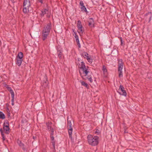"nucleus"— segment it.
Wrapping results in <instances>:
<instances>
[{
    "instance_id": "nucleus-14",
    "label": "nucleus",
    "mask_w": 152,
    "mask_h": 152,
    "mask_svg": "<svg viewBox=\"0 0 152 152\" xmlns=\"http://www.w3.org/2000/svg\"><path fill=\"white\" fill-rule=\"evenodd\" d=\"M102 69L103 72L104 77H107V70L104 65H103V66Z\"/></svg>"
},
{
    "instance_id": "nucleus-17",
    "label": "nucleus",
    "mask_w": 152,
    "mask_h": 152,
    "mask_svg": "<svg viewBox=\"0 0 152 152\" xmlns=\"http://www.w3.org/2000/svg\"><path fill=\"white\" fill-rule=\"evenodd\" d=\"M46 125L49 131L53 129V128L51 127V125L50 123H47Z\"/></svg>"
},
{
    "instance_id": "nucleus-35",
    "label": "nucleus",
    "mask_w": 152,
    "mask_h": 152,
    "mask_svg": "<svg viewBox=\"0 0 152 152\" xmlns=\"http://www.w3.org/2000/svg\"><path fill=\"white\" fill-rule=\"evenodd\" d=\"M50 138L52 141H54V137L53 136H50Z\"/></svg>"
},
{
    "instance_id": "nucleus-39",
    "label": "nucleus",
    "mask_w": 152,
    "mask_h": 152,
    "mask_svg": "<svg viewBox=\"0 0 152 152\" xmlns=\"http://www.w3.org/2000/svg\"><path fill=\"white\" fill-rule=\"evenodd\" d=\"M120 41H121V45H123V40H122V38L121 37L120 38Z\"/></svg>"
},
{
    "instance_id": "nucleus-8",
    "label": "nucleus",
    "mask_w": 152,
    "mask_h": 152,
    "mask_svg": "<svg viewBox=\"0 0 152 152\" xmlns=\"http://www.w3.org/2000/svg\"><path fill=\"white\" fill-rule=\"evenodd\" d=\"M77 27L78 28V33L81 32L82 34L84 31V28L81 24V23L80 20L77 21Z\"/></svg>"
},
{
    "instance_id": "nucleus-24",
    "label": "nucleus",
    "mask_w": 152,
    "mask_h": 152,
    "mask_svg": "<svg viewBox=\"0 0 152 152\" xmlns=\"http://www.w3.org/2000/svg\"><path fill=\"white\" fill-rule=\"evenodd\" d=\"M81 85L84 86L86 87L87 88H88V87H89L88 86V85L86 83H85V82L83 81L81 82Z\"/></svg>"
},
{
    "instance_id": "nucleus-11",
    "label": "nucleus",
    "mask_w": 152,
    "mask_h": 152,
    "mask_svg": "<svg viewBox=\"0 0 152 152\" xmlns=\"http://www.w3.org/2000/svg\"><path fill=\"white\" fill-rule=\"evenodd\" d=\"M123 62L122 59H119L118 60V71L122 70L123 68Z\"/></svg>"
},
{
    "instance_id": "nucleus-44",
    "label": "nucleus",
    "mask_w": 152,
    "mask_h": 152,
    "mask_svg": "<svg viewBox=\"0 0 152 152\" xmlns=\"http://www.w3.org/2000/svg\"><path fill=\"white\" fill-rule=\"evenodd\" d=\"M124 133H128V132L126 131V129H124Z\"/></svg>"
},
{
    "instance_id": "nucleus-52",
    "label": "nucleus",
    "mask_w": 152,
    "mask_h": 152,
    "mask_svg": "<svg viewBox=\"0 0 152 152\" xmlns=\"http://www.w3.org/2000/svg\"><path fill=\"white\" fill-rule=\"evenodd\" d=\"M78 61H80V60H79V58H78Z\"/></svg>"
},
{
    "instance_id": "nucleus-37",
    "label": "nucleus",
    "mask_w": 152,
    "mask_h": 152,
    "mask_svg": "<svg viewBox=\"0 0 152 152\" xmlns=\"http://www.w3.org/2000/svg\"><path fill=\"white\" fill-rule=\"evenodd\" d=\"M51 142L53 146H54L55 145V141H52Z\"/></svg>"
},
{
    "instance_id": "nucleus-34",
    "label": "nucleus",
    "mask_w": 152,
    "mask_h": 152,
    "mask_svg": "<svg viewBox=\"0 0 152 152\" xmlns=\"http://www.w3.org/2000/svg\"><path fill=\"white\" fill-rule=\"evenodd\" d=\"M51 131V133L50 134V136H53L54 134V130L53 129V130H50Z\"/></svg>"
},
{
    "instance_id": "nucleus-51",
    "label": "nucleus",
    "mask_w": 152,
    "mask_h": 152,
    "mask_svg": "<svg viewBox=\"0 0 152 152\" xmlns=\"http://www.w3.org/2000/svg\"><path fill=\"white\" fill-rule=\"evenodd\" d=\"M86 67L87 68H88L89 67L88 66H86Z\"/></svg>"
},
{
    "instance_id": "nucleus-6",
    "label": "nucleus",
    "mask_w": 152,
    "mask_h": 152,
    "mask_svg": "<svg viewBox=\"0 0 152 152\" xmlns=\"http://www.w3.org/2000/svg\"><path fill=\"white\" fill-rule=\"evenodd\" d=\"M79 72L81 77L83 79L86 80L87 79H88L91 83L93 82V80L91 75L92 73L91 72H91V74H88L87 75L85 74V75L83 76H82L81 72L80 71Z\"/></svg>"
},
{
    "instance_id": "nucleus-2",
    "label": "nucleus",
    "mask_w": 152,
    "mask_h": 152,
    "mask_svg": "<svg viewBox=\"0 0 152 152\" xmlns=\"http://www.w3.org/2000/svg\"><path fill=\"white\" fill-rule=\"evenodd\" d=\"M51 28V23H48L47 26L44 27L42 31V40L44 41L46 39L50 32Z\"/></svg>"
},
{
    "instance_id": "nucleus-26",
    "label": "nucleus",
    "mask_w": 152,
    "mask_h": 152,
    "mask_svg": "<svg viewBox=\"0 0 152 152\" xmlns=\"http://www.w3.org/2000/svg\"><path fill=\"white\" fill-rule=\"evenodd\" d=\"M118 77L119 78L123 77V74L122 70H120V71H118Z\"/></svg>"
},
{
    "instance_id": "nucleus-20",
    "label": "nucleus",
    "mask_w": 152,
    "mask_h": 152,
    "mask_svg": "<svg viewBox=\"0 0 152 152\" xmlns=\"http://www.w3.org/2000/svg\"><path fill=\"white\" fill-rule=\"evenodd\" d=\"M88 54L87 53L85 52H83L81 54L82 56H83L85 58L86 57L87 58V57H89L88 56Z\"/></svg>"
},
{
    "instance_id": "nucleus-41",
    "label": "nucleus",
    "mask_w": 152,
    "mask_h": 152,
    "mask_svg": "<svg viewBox=\"0 0 152 152\" xmlns=\"http://www.w3.org/2000/svg\"><path fill=\"white\" fill-rule=\"evenodd\" d=\"M39 2L41 3V4H42L43 3V0H39Z\"/></svg>"
},
{
    "instance_id": "nucleus-48",
    "label": "nucleus",
    "mask_w": 152,
    "mask_h": 152,
    "mask_svg": "<svg viewBox=\"0 0 152 152\" xmlns=\"http://www.w3.org/2000/svg\"><path fill=\"white\" fill-rule=\"evenodd\" d=\"M14 102H12V105H14Z\"/></svg>"
},
{
    "instance_id": "nucleus-50",
    "label": "nucleus",
    "mask_w": 152,
    "mask_h": 152,
    "mask_svg": "<svg viewBox=\"0 0 152 152\" xmlns=\"http://www.w3.org/2000/svg\"><path fill=\"white\" fill-rule=\"evenodd\" d=\"M1 45V41L0 40V45Z\"/></svg>"
},
{
    "instance_id": "nucleus-4",
    "label": "nucleus",
    "mask_w": 152,
    "mask_h": 152,
    "mask_svg": "<svg viewBox=\"0 0 152 152\" xmlns=\"http://www.w3.org/2000/svg\"><path fill=\"white\" fill-rule=\"evenodd\" d=\"M23 53L21 52H20L18 53L16 57V64L18 66H20L21 65V63L23 61Z\"/></svg>"
},
{
    "instance_id": "nucleus-15",
    "label": "nucleus",
    "mask_w": 152,
    "mask_h": 152,
    "mask_svg": "<svg viewBox=\"0 0 152 152\" xmlns=\"http://www.w3.org/2000/svg\"><path fill=\"white\" fill-rule=\"evenodd\" d=\"M82 70L83 71V73H84L85 74L87 75L88 74H91V72H89L88 70V69L86 67L85 68L82 69Z\"/></svg>"
},
{
    "instance_id": "nucleus-31",
    "label": "nucleus",
    "mask_w": 152,
    "mask_h": 152,
    "mask_svg": "<svg viewBox=\"0 0 152 152\" xmlns=\"http://www.w3.org/2000/svg\"><path fill=\"white\" fill-rule=\"evenodd\" d=\"M75 36V37L76 39V40L79 39L78 36L77 35L76 33H75V36Z\"/></svg>"
},
{
    "instance_id": "nucleus-9",
    "label": "nucleus",
    "mask_w": 152,
    "mask_h": 152,
    "mask_svg": "<svg viewBox=\"0 0 152 152\" xmlns=\"http://www.w3.org/2000/svg\"><path fill=\"white\" fill-rule=\"evenodd\" d=\"M124 88L122 85H120L119 91H120L122 92V93H121V92H118V93L120 94L121 95H123L124 96H126V91L124 90Z\"/></svg>"
},
{
    "instance_id": "nucleus-45",
    "label": "nucleus",
    "mask_w": 152,
    "mask_h": 152,
    "mask_svg": "<svg viewBox=\"0 0 152 152\" xmlns=\"http://www.w3.org/2000/svg\"><path fill=\"white\" fill-rule=\"evenodd\" d=\"M56 150L55 149H52L53 152H56Z\"/></svg>"
},
{
    "instance_id": "nucleus-49",
    "label": "nucleus",
    "mask_w": 152,
    "mask_h": 152,
    "mask_svg": "<svg viewBox=\"0 0 152 152\" xmlns=\"http://www.w3.org/2000/svg\"><path fill=\"white\" fill-rule=\"evenodd\" d=\"M53 148L52 149H55V145H54V146H53Z\"/></svg>"
},
{
    "instance_id": "nucleus-38",
    "label": "nucleus",
    "mask_w": 152,
    "mask_h": 152,
    "mask_svg": "<svg viewBox=\"0 0 152 152\" xmlns=\"http://www.w3.org/2000/svg\"><path fill=\"white\" fill-rule=\"evenodd\" d=\"M10 112H8L7 111V116H8V118H9L10 117Z\"/></svg>"
},
{
    "instance_id": "nucleus-28",
    "label": "nucleus",
    "mask_w": 152,
    "mask_h": 152,
    "mask_svg": "<svg viewBox=\"0 0 152 152\" xmlns=\"http://www.w3.org/2000/svg\"><path fill=\"white\" fill-rule=\"evenodd\" d=\"M87 60L88 62L90 63H92L93 62V59L92 58H89V57H87Z\"/></svg>"
},
{
    "instance_id": "nucleus-30",
    "label": "nucleus",
    "mask_w": 152,
    "mask_h": 152,
    "mask_svg": "<svg viewBox=\"0 0 152 152\" xmlns=\"http://www.w3.org/2000/svg\"><path fill=\"white\" fill-rule=\"evenodd\" d=\"M76 40V41L77 42V45H78L79 47L80 48V42H79V39H77Z\"/></svg>"
},
{
    "instance_id": "nucleus-32",
    "label": "nucleus",
    "mask_w": 152,
    "mask_h": 152,
    "mask_svg": "<svg viewBox=\"0 0 152 152\" xmlns=\"http://www.w3.org/2000/svg\"><path fill=\"white\" fill-rule=\"evenodd\" d=\"M95 133L96 134L99 135V134H100V132H99V130L97 129L96 131L95 132Z\"/></svg>"
},
{
    "instance_id": "nucleus-25",
    "label": "nucleus",
    "mask_w": 152,
    "mask_h": 152,
    "mask_svg": "<svg viewBox=\"0 0 152 152\" xmlns=\"http://www.w3.org/2000/svg\"><path fill=\"white\" fill-rule=\"evenodd\" d=\"M62 53L63 52L57 53V54H58V56L60 59H61L62 58V56L63 54Z\"/></svg>"
},
{
    "instance_id": "nucleus-43",
    "label": "nucleus",
    "mask_w": 152,
    "mask_h": 152,
    "mask_svg": "<svg viewBox=\"0 0 152 152\" xmlns=\"http://www.w3.org/2000/svg\"><path fill=\"white\" fill-rule=\"evenodd\" d=\"M23 148H22V149H23V151H25V150H26V148H25V147H24L23 146Z\"/></svg>"
},
{
    "instance_id": "nucleus-29",
    "label": "nucleus",
    "mask_w": 152,
    "mask_h": 152,
    "mask_svg": "<svg viewBox=\"0 0 152 152\" xmlns=\"http://www.w3.org/2000/svg\"><path fill=\"white\" fill-rule=\"evenodd\" d=\"M0 132L2 137L3 136H4L5 135L4 134V132L3 130H2V129L1 128L0 129Z\"/></svg>"
},
{
    "instance_id": "nucleus-21",
    "label": "nucleus",
    "mask_w": 152,
    "mask_h": 152,
    "mask_svg": "<svg viewBox=\"0 0 152 152\" xmlns=\"http://www.w3.org/2000/svg\"><path fill=\"white\" fill-rule=\"evenodd\" d=\"M5 118V115L2 112L0 111V119H4Z\"/></svg>"
},
{
    "instance_id": "nucleus-16",
    "label": "nucleus",
    "mask_w": 152,
    "mask_h": 152,
    "mask_svg": "<svg viewBox=\"0 0 152 152\" xmlns=\"http://www.w3.org/2000/svg\"><path fill=\"white\" fill-rule=\"evenodd\" d=\"M48 11V10L46 9H44L42 11V13L40 14L41 17H43L44 15L46 14V11Z\"/></svg>"
},
{
    "instance_id": "nucleus-10",
    "label": "nucleus",
    "mask_w": 152,
    "mask_h": 152,
    "mask_svg": "<svg viewBox=\"0 0 152 152\" xmlns=\"http://www.w3.org/2000/svg\"><path fill=\"white\" fill-rule=\"evenodd\" d=\"M80 6H81V7H80V9H81V11L83 12H86L87 13L88 12L87 10L86 7L84 5L83 2L82 1H80Z\"/></svg>"
},
{
    "instance_id": "nucleus-12",
    "label": "nucleus",
    "mask_w": 152,
    "mask_h": 152,
    "mask_svg": "<svg viewBox=\"0 0 152 152\" xmlns=\"http://www.w3.org/2000/svg\"><path fill=\"white\" fill-rule=\"evenodd\" d=\"M88 26L91 27H94V20L92 18H89V20L88 21Z\"/></svg>"
},
{
    "instance_id": "nucleus-47",
    "label": "nucleus",
    "mask_w": 152,
    "mask_h": 152,
    "mask_svg": "<svg viewBox=\"0 0 152 152\" xmlns=\"http://www.w3.org/2000/svg\"><path fill=\"white\" fill-rule=\"evenodd\" d=\"M72 31L74 33V34H75V33H76V31H75L74 29H72Z\"/></svg>"
},
{
    "instance_id": "nucleus-42",
    "label": "nucleus",
    "mask_w": 152,
    "mask_h": 152,
    "mask_svg": "<svg viewBox=\"0 0 152 152\" xmlns=\"http://www.w3.org/2000/svg\"><path fill=\"white\" fill-rule=\"evenodd\" d=\"M14 98H12V99H11V102H14Z\"/></svg>"
},
{
    "instance_id": "nucleus-7",
    "label": "nucleus",
    "mask_w": 152,
    "mask_h": 152,
    "mask_svg": "<svg viewBox=\"0 0 152 152\" xmlns=\"http://www.w3.org/2000/svg\"><path fill=\"white\" fill-rule=\"evenodd\" d=\"M152 17V14L151 12H148L145 15L144 19L146 22L149 23L151 21Z\"/></svg>"
},
{
    "instance_id": "nucleus-40",
    "label": "nucleus",
    "mask_w": 152,
    "mask_h": 152,
    "mask_svg": "<svg viewBox=\"0 0 152 152\" xmlns=\"http://www.w3.org/2000/svg\"><path fill=\"white\" fill-rule=\"evenodd\" d=\"M2 139L3 141H4L5 140L6 138L5 136L2 137Z\"/></svg>"
},
{
    "instance_id": "nucleus-22",
    "label": "nucleus",
    "mask_w": 152,
    "mask_h": 152,
    "mask_svg": "<svg viewBox=\"0 0 152 152\" xmlns=\"http://www.w3.org/2000/svg\"><path fill=\"white\" fill-rule=\"evenodd\" d=\"M17 143L18 144V145L20 147L24 146V144L18 139L17 140Z\"/></svg>"
},
{
    "instance_id": "nucleus-33",
    "label": "nucleus",
    "mask_w": 152,
    "mask_h": 152,
    "mask_svg": "<svg viewBox=\"0 0 152 152\" xmlns=\"http://www.w3.org/2000/svg\"><path fill=\"white\" fill-rule=\"evenodd\" d=\"M10 93L11 94V96L12 98H14V93L13 92H11Z\"/></svg>"
},
{
    "instance_id": "nucleus-3",
    "label": "nucleus",
    "mask_w": 152,
    "mask_h": 152,
    "mask_svg": "<svg viewBox=\"0 0 152 152\" xmlns=\"http://www.w3.org/2000/svg\"><path fill=\"white\" fill-rule=\"evenodd\" d=\"M9 126V121L7 120H4L3 124V129L5 133L7 134H9L10 132Z\"/></svg>"
},
{
    "instance_id": "nucleus-13",
    "label": "nucleus",
    "mask_w": 152,
    "mask_h": 152,
    "mask_svg": "<svg viewBox=\"0 0 152 152\" xmlns=\"http://www.w3.org/2000/svg\"><path fill=\"white\" fill-rule=\"evenodd\" d=\"M30 6V1L29 0H24L23 4V7H26L28 8Z\"/></svg>"
},
{
    "instance_id": "nucleus-46",
    "label": "nucleus",
    "mask_w": 152,
    "mask_h": 152,
    "mask_svg": "<svg viewBox=\"0 0 152 152\" xmlns=\"http://www.w3.org/2000/svg\"><path fill=\"white\" fill-rule=\"evenodd\" d=\"M36 138V137H35V136H33V138L34 139V140H35Z\"/></svg>"
},
{
    "instance_id": "nucleus-18",
    "label": "nucleus",
    "mask_w": 152,
    "mask_h": 152,
    "mask_svg": "<svg viewBox=\"0 0 152 152\" xmlns=\"http://www.w3.org/2000/svg\"><path fill=\"white\" fill-rule=\"evenodd\" d=\"M29 8H28L26 7H24V8L23 9V12L24 13H27L29 11Z\"/></svg>"
},
{
    "instance_id": "nucleus-23",
    "label": "nucleus",
    "mask_w": 152,
    "mask_h": 152,
    "mask_svg": "<svg viewBox=\"0 0 152 152\" xmlns=\"http://www.w3.org/2000/svg\"><path fill=\"white\" fill-rule=\"evenodd\" d=\"M86 67V66H85V64L84 63L83 61H82L81 62V65H80V68L81 69H84V68H85Z\"/></svg>"
},
{
    "instance_id": "nucleus-27",
    "label": "nucleus",
    "mask_w": 152,
    "mask_h": 152,
    "mask_svg": "<svg viewBox=\"0 0 152 152\" xmlns=\"http://www.w3.org/2000/svg\"><path fill=\"white\" fill-rule=\"evenodd\" d=\"M7 90L10 92V93L12 92L13 91L10 87L9 86H8L7 85Z\"/></svg>"
},
{
    "instance_id": "nucleus-36",
    "label": "nucleus",
    "mask_w": 152,
    "mask_h": 152,
    "mask_svg": "<svg viewBox=\"0 0 152 152\" xmlns=\"http://www.w3.org/2000/svg\"><path fill=\"white\" fill-rule=\"evenodd\" d=\"M48 82L45 81L44 83V85L45 87L47 86L48 85Z\"/></svg>"
},
{
    "instance_id": "nucleus-19",
    "label": "nucleus",
    "mask_w": 152,
    "mask_h": 152,
    "mask_svg": "<svg viewBox=\"0 0 152 152\" xmlns=\"http://www.w3.org/2000/svg\"><path fill=\"white\" fill-rule=\"evenodd\" d=\"M56 49L57 50V53L63 52L62 48L59 45H58L56 47Z\"/></svg>"
},
{
    "instance_id": "nucleus-5",
    "label": "nucleus",
    "mask_w": 152,
    "mask_h": 152,
    "mask_svg": "<svg viewBox=\"0 0 152 152\" xmlns=\"http://www.w3.org/2000/svg\"><path fill=\"white\" fill-rule=\"evenodd\" d=\"M67 127H68V133L69 137L70 138H71V139H72V134L73 129L71 127L72 124L70 121L68 120L67 124Z\"/></svg>"
},
{
    "instance_id": "nucleus-1",
    "label": "nucleus",
    "mask_w": 152,
    "mask_h": 152,
    "mask_svg": "<svg viewBox=\"0 0 152 152\" xmlns=\"http://www.w3.org/2000/svg\"><path fill=\"white\" fill-rule=\"evenodd\" d=\"M87 139L88 143L92 146H96L99 143V137L97 136L89 134L87 137Z\"/></svg>"
}]
</instances>
